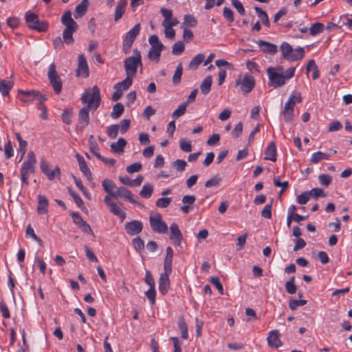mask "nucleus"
<instances>
[{
	"mask_svg": "<svg viewBox=\"0 0 352 352\" xmlns=\"http://www.w3.org/2000/svg\"><path fill=\"white\" fill-rule=\"evenodd\" d=\"M13 85L14 82L11 80H0V92L3 96H8Z\"/></svg>",
	"mask_w": 352,
	"mask_h": 352,
	"instance_id": "obj_30",
	"label": "nucleus"
},
{
	"mask_svg": "<svg viewBox=\"0 0 352 352\" xmlns=\"http://www.w3.org/2000/svg\"><path fill=\"white\" fill-rule=\"evenodd\" d=\"M265 160L275 162L276 160V146L274 142H272L265 150Z\"/></svg>",
	"mask_w": 352,
	"mask_h": 352,
	"instance_id": "obj_25",
	"label": "nucleus"
},
{
	"mask_svg": "<svg viewBox=\"0 0 352 352\" xmlns=\"http://www.w3.org/2000/svg\"><path fill=\"white\" fill-rule=\"evenodd\" d=\"M183 72V67L182 63H179L173 76V83L178 85L181 82L182 75Z\"/></svg>",
	"mask_w": 352,
	"mask_h": 352,
	"instance_id": "obj_41",
	"label": "nucleus"
},
{
	"mask_svg": "<svg viewBox=\"0 0 352 352\" xmlns=\"http://www.w3.org/2000/svg\"><path fill=\"white\" fill-rule=\"evenodd\" d=\"M305 56V51L303 47H297L293 49V53L290 57L289 61H296L302 59Z\"/></svg>",
	"mask_w": 352,
	"mask_h": 352,
	"instance_id": "obj_37",
	"label": "nucleus"
},
{
	"mask_svg": "<svg viewBox=\"0 0 352 352\" xmlns=\"http://www.w3.org/2000/svg\"><path fill=\"white\" fill-rule=\"evenodd\" d=\"M179 147L184 152H190L192 151L191 142L186 138H182L179 141Z\"/></svg>",
	"mask_w": 352,
	"mask_h": 352,
	"instance_id": "obj_48",
	"label": "nucleus"
},
{
	"mask_svg": "<svg viewBox=\"0 0 352 352\" xmlns=\"http://www.w3.org/2000/svg\"><path fill=\"white\" fill-rule=\"evenodd\" d=\"M81 101L87 106L79 111L77 129L82 131L89 123V111H95L100 106L101 98L98 86H94L91 90H86L82 95Z\"/></svg>",
	"mask_w": 352,
	"mask_h": 352,
	"instance_id": "obj_1",
	"label": "nucleus"
},
{
	"mask_svg": "<svg viewBox=\"0 0 352 352\" xmlns=\"http://www.w3.org/2000/svg\"><path fill=\"white\" fill-rule=\"evenodd\" d=\"M132 243L134 246V248L137 251L141 252L142 250H144V243L143 240L140 236H137L136 238L133 239Z\"/></svg>",
	"mask_w": 352,
	"mask_h": 352,
	"instance_id": "obj_55",
	"label": "nucleus"
},
{
	"mask_svg": "<svg viewBox=\"0 0 352 352\" xmlns=\"http://www.w3.org/2000/svg\"><path fill=\"white\" fill-rule=\"evenodd\" d=\"M187 103H182L177 109H175L173 113H172V117L175 119H177L179 117L183 116L185 112H186V107H187Z\"/></svg>",
	"mask_w": 352,
	"mask_h": 352,
	"instance_id": "obj_44",
	"label": "nucleus"
},
{
	"mask_svg": "<svg viewBox=\"0 0 352 352\" xmlns=\"http://www.w3.org/2000/svg\"><path fill=\"white\" fill-rule=\"evenodd\" d=\"M295 277L292 276L285 283V289L288 294H294L296 292L297 287L294 283Z\"/></svg>",
	"mask_w": 352,
	"mask_h": 352,
	"instance_id": "obj_42",
	"label": "nucleus"
},
{
	"mask_svg": "<svg viewBox=\"0 0 352 352\" xmlns=\"http://www.w3.org/2000/svg\"><path fill=\"white\" fill-rule=\"evenodd\" d=\"M140 24L138 23L126 34L125 38L123 41L122 46V50L124 54H126L130 52L135 38L140 33Z\"/></svg>",
	"mask_w": 352,
	"mask_h": 352,
	"instance_id": "obj_9",
	"label": "nucleus"
},
{
	"mask_svg": "<svg viewBox=\"0 0 352 352\" xmlns=\"http://www.w3.org/2000/svg\"><path fill=\"white\" fill-rule=\"evenodd\" d=\"M25 22L29 28L38 32H46L48 23L45 21H40L37 14L30 11L25 13Z\"/></svg>",
	"mask_w": 352,
	"mask_h": 352,
	"instance_id": "obj_6",
	"label": "nucleus"
},
{
	"mask_svg": "<svg viewBox=\"0 0 352 352\" xmlns=\"http://www.w3.org/2000/svg\"><path fill=\"white\" fill-rule=\"evenodd\" d=\"M267 74L269 78L268 85L270 86L278 88L285 84L283 77V67L282 66L269 67L267 69Z\"/></svg>",
	"mask_w": 352,
	"mask_h": 352,
	"instance_id": "obj_5",
	"label": "nucleus"
},
{
	"mask_svg": "<svg viewBox=\"0 0 352 352\" xmlns=\"http://www.w3.org/2000/svg\"><path fill=\"white\" fill-rule=\"evenodd\" d=\"M48 211V202L43 195L38 196V207L37 212L39 214H46Z\"/></svg>",
	"mask_w": 352,
	"mask_h": 352,
	"instance_id": "obj_27",
	"label": "nucleus"
},
{
	"mask_svg": "<svg viewBox=\"0 0 352 352\" xmlns=\"http://www.w3.org/2000/svg\"><path fill=\"white\" fill-rule=\"evenodd\" d=\"M212 78L211 76H206L200 85V89L204 95H207L211 89Z\"/></svg>",
	"mask_w": 352,
	"mask_h": 352,
	"instance_id": "obj_29",
	"label": "nucleus"
},
{
	"mask_svg": "<svg viewBox=\"0 0 352 352\" xmlns=\"http://www.w3.org/2000/svg\"><path fill=\"white\" fill-rule=\"evenodd\" d=\"M280 334L278 330L275 329L270 331L267 338L268 345L275 349L281 346L283 343L280 339Z\"/></svg>",
	"mask_w": 352,
	"mask_h": 352,
	"instance_id": "obj_16",
	"label": "nucleus"
},
{
	"mask_svg": "<svg viewBox=\"0 0 352 352\" xmlns=\"http://www.w3.org/2000/svg\"><path fill=\"white\" fill-rule=\"evenodd\" d=\"M133 54L125 58L124 61L126 76L134 77L139 66L142 67L141 53L138 49H134Z\"/></svg>",
	"mask_w": 352,
	"mask_h": 352,
	"instance_id": "obj_4",
	"label": "nucleus"
},
{
	"mask_svg": "<svg viewBox=\"0 0 352 352\" xmlns=\"http://www.w3.org/2000/svg\"><path fill=\"white\" fill-rule=\"evenodd\" d=\"M71 216L72 217L74 223L78 228H79L81 225L84 224V223L86 222L78 212H72L71 213Z\"/></svg>",
	"mask_w": 352,
	"mask_h": 352,
	"instance_id": "obj_54",
	"label": "nucleus"
},
{
	"mask_svg": "<svg viewBox=\"0 0 352 352\" xmlns=\"http://www.w3.org/2000/svg\"><path fill=\"white\" fill-rule=\"evenodd\" d=\"M76 157L78 160L79 168L81 172L84 174V175L87 177V179L89 181H91L93 179L92 174L83 157L80 155L79 153H76Z\"/></svg>",
	"mask_w": 352,
	"mask_h": 352,
	"instance_id": "obj_18",
	"label": "nucleus"
},
{
	"mask_svg": "<svg viewBox=\"0 0 352 352\" xmlns=\"http://www.w3.org/2000/svg\"><path fill=\"white\" fill-rule=\"evenodd\" d=\"M77 76L87 78L89 76V67L86 58L83 54H80L78 57V68L76 70Z\"/></svg>",
	"mask_w": 352,
	"mask_h": 352,
	"instance_id": "obj_15",
	"label": "nucleus"
},
{
	"mask_svg": "<svg viewBox=\"0 0 352 352\" xmlns=\"http://www.w3.org/2000/svg\"><path fill=\"white\" fill-rule=\"evenodd\" d=\"M257 44L261 48V50L265 53H267L270 54H275L278 51L277 46L269 42L259 40L257 42Z\"/></svg>",
	"mask_w": 352,
	"mask_h": 352,
	"instance_id": "obj_20",
	"label": "nucleus"
},
{
	"mask_svg": "<svg viewBox=\"0 0 352 352\" xmlns=\"http://www.w3.org/2000/svg\"><path fill=\"white\" fill-rule=\"evenodd\" d=\"M102 186L104 190L113 197V194H115V191L117 190L118 188L114 182L111 179H104L102 182Z\"/></svg>",
	"mask_w": 352,
	"mask_h": 352,
	"instance_id": "obj_26",
	"label": "nucleus"
},
{
	"mask_svg": "<svg viewBox=\"0 0 352 352\" xmlns=\"http://www.w3.org/2000/svg\"><path fill=\"white\" fill-rule=\"evenodd\" d=\"M223 15L228 21H234V12L230 8L225 7L223 8Z\"/></svg>",
	"mask_w": 352,
	"mask_h": 352,
	"instance_id": "obj_62",
	"label": "nucleus"
},
{
	"mask_svg": "<svg viewBox=\"0 0 352 352\" xmlns=\"http://www.w3.org/2000/svg\"><path fill=\"white\" fill-rule=\"evenodd\" d=\"M124 228L129 235L133 236L142 232L143 229V224L140 221L133 220L126 223Z\"/></svg>",
	"mask_w": 352,
	"mask_h": 352,
	"instance_id": "obj_13",
	"label": "nucleus"
},
{
	"mask_svg": "<svg viewBox=\"0 0 352 352\" xmlns=\"http://www.w3.org/2000/svg\"><path fill=\"white\" fill-rule=\"evenodd\" d=\"M170 240L173 241L175 245L179 246L183 239V236L177 223H173L170 225Z\"/></svg>",
	"mask_w": 352,
	"mask_h": 352,
	"instance_id": "obj_14",
	"label": "nucleus"
},
{
	"mask_svg": "<svg viewBox=\"0 0 352 352\" xmlns=\"http://www.w3.org/2000/svg\"><path fill=\"white\" fill-rule=\"evenodd\" d=\"M19 96H21L19 98L21 101L25 103H28L32 102L34 100H46L47 97L45 95L41 94L38 90H22L19 89L18 91Z\"/></svg>",
	"mask_w": 352,
	"mask_h": 352,
	"instance_id": "obj_8",
	"label": "nucleus"
},
{
	"mask_svg": "<svg viewBox=\"0 0 352 352\" xmlns=\"http://www.w3.org/2000/svg\"><path fill=\"white\" fill-rule=\"evenodd\" d=\"M95 156L101 160L104 164L108 166H114L116 162V160L113 158H107L102 156L99 153H95Z\"/></svg>",
	"mask_w": 352,
	"mask_h": 352,
	"instance_id": "obj_58",
	"label": "nucleus"
},
{
	"mask_svg": "<svg viewBox=\"0 0 352 352\" xmlns=\"http://www.w3.org/2000/svg\"><path fill=\"white\" fill-rule=\"evenodd\" d=\"M197 23V19L190 14H186L184 16V21L183 23L184 25H186L188 27H195Z\"/></svg>",
	"mask_w": 352,
	"mask_h": 352,
	"instance_id": "obj_52",
	"label": "nucleus"
},
{
	"mask_svg": "<svg viewBox=\"0 0 352 352\" xmlns=\"http://www.w3.org/2000/svg\"><path fill=\"white\" fill-rule=\"evenodd\" d=\"M280 51L283 57L289 61L292 53H293V47L292 45L287 42H283L280 45Z\"/></svg>",
	"mask_w": 352,
	"mask_h": 352,
	"instance_id": "obj_31",
	"label": "nucleus"
},
{
	"mask_svg": "<svg viewBox=\"0 0 352 352\" xmlns=\"http://www.w3.org/2000/svg\"><path fill=\"white\" fill-rule=\"evenodd\" d=\"M113 197H123L131 203H136L132 192L124 187L118 188L117 190L115 191V194H113Z\"/></svg>",
	"mask_w": 352,
	"mask_h": 352,
	"instance_id": "obj_19",
	"label": "nucleus"
},
{
	"mask_svg": "<svg viewBox=\"0 0 352 352\" xmlns=\"http://www.w3.org/2000/svg\"><path fill=\"white\" fill-rule=\"evenodd\" d=\"M173 166L176 168L177 170L182 172L185 170L186 166V162L184 160H177L173 163Z\"/></svg>",
	"mask_w": 352,
	"mask_h": 352,
	"instance_id": "obj_63",
	"label": "nucleus"
},
{
	"mask_svg": "<svg viewBox=\"0 0 352 352\" xmlns=\"http://www.w3.org/2000/svg\"><path fill=\"white\" fill-rule=\"evenodd\" d=\"M146 297L148 298L150 303L154 305L155 302V295L156 292L155 287H149L148 291L145 292Z\"/></svg>",
	"mask_w": 352,
	"mask_h": 352,
	"instance_id": "obj_61",
	"label": "nucleus"
},
{
	"mask_svg": "<svg viewBox=\"0 0 352 352\" xmlns=\"http://www.w3.org/2000/svg\"><path fill=\"white\" fill-rule=\"evenodd\" d=\"M294 107L291 105L289 102H286L284 105L282 114L283 118L287 123H290L294 120Z\"/></svg>",
	"mask_w": 352,
	"mask_h": 352,
	"instance_id": "obj_21",
	"label": "nucleus"
},
{
	"mask_svg": "<svg viewBox=\"0 0 352 352\" xmlns=\"http://www.w3.org/2000/svg\"><path fill=\"white\" fill-rule=\"evenodd\" d=\"M153 192V186L150 184H145L142 190L140 192V195L143 197L148 199L149 198Z\"/></svg>",
	"mask_w": 352,
	"mask_h": 352,
	"instance_id": "obj_36",
	"label": "nucleus"
},
{
	"mask_svg": "<svg viewBox=\"0 0 352 352\" xmlns=\"http://www.w3.org/2000/svg\"><path fill=\"white\" fill-rule=\"evenodd\" d=\"M204 55L203 54H199L195 56L190 62L188 67L190 69H196L199 65L204 61Z\"/></svg>",
	"mask_w": 352,
	"mask_h": 352,
	"instance_id": "obj_35",
	"label": "nucleus"
},
{
	"mask_svg": "<svg viewBox=\"0 0 352 352\" xmlns=\"http://www.w3.org/2000/svg\"><path fill=\"white\" fill-rule=\"evenodd\" d=\"M133 77H132V76H126L125 79H124L122 81H121L120 82H118L115 85L116 87L122 89V91L128 89L133 82Z\"/></svg>",
	"mask_w": 352,
	"mask_h": 352,
	"instance_id": "obj_40",
	"label": "nucleus"
},
{
	"mask_svg": "<svg viewBox=\"0 0 352 352\" xmlns=\"http://www.w3.org/2000/svg\"><path fill=\"white\" fill-rule=\"evenodd\" d=\"M148 42L152 48L163 50L164 47V45L159 41L158 36L156 34L151 36L148 38Z\"/></svg>",
	"mask_w": 352,
	"mask_h": 352,
	"instance_id": "obj_38",
	"label": "nucleus"
},
{
	"mask_svg": "<svg viewBox=\"0 0 352 352\" xmlns=\"http://www.w3.org/2000/svg\"><path fill=\"white\" fill-rule=\"evenodd\" d=\"M324 26L321 23H315L309 28V32L311 36H316V34L322 32L324 30Z\"/></svg>",
	"mask_w": 352,
	"mask_h": 352,
	"instance_id": "obj_43",
	"label": "nucleus"
},
{
	"mask_svg": "<svg viewBox=\"0 0 352 352\" xmlns=\"http://www.w3.org/2000/svg\"><path fill=\"white\" fill-rule=\"evenodd\" d=\"M311 69H313L312 78H313V80H316L320 76V72H319L318 67L317 65L316 64V62L314 59L309 60V62L307 65V67H306L307 74H308V72Z\"/></svg>",
	"mask_w": 352,
	"mask_h": 352,
	"instance_id": "obj_32",
	"label": "nucleus"
},
{
	"mask_svg": "<svg viewBox=\"0 0 352 352\" xmlns=\"http://www.w3.org/2000/svg\"><path fill=\"white\" fill-rule=\"evenodd\" d=\"M221 182V178L218 176H214L205 183L206 188L218 186Z\"/></svg>",
	"mask_w": 352,
	"mask_h": 352,
	"instance_id": "obj_53",
	"label": "nucleus"
},
{
	"mask_svg": "<svg viewBox=\"0 0 352 352\" xmlns=\"http://www.w3.org/2000/svg\"><path fill=\"white\" fill-rule=\"evenodd\" d=\"M329 154L318 151L312 154L310 161L314 164H317L322 160H329Z\"/></svg>",
	"mask_w": 352,
	"mask_h": 352,
	"instance_id": "obj_34",
	"label": "nucleus"
},
{
	"mask_svg": "<svg viewBox=\"0 0 352 352\" xmlns=\"http://www.w3.org/2000/svg\"><path fill=\"white\" fill-rule=\"evenodd\" d=\"M307 303L306 300H289V307L292 310H296L298 307L303 306Z\"/></svg>",
	"mask_w": 352,
	"mask_h": 352,
	"instance_id": "obj_57",
	"label": "nucleus"
},
{
	"mask_svg": "<svg viewBox=\"0 0 352 352\" xmlns=\"http://www.w3.org/2000/svg\"><path fill=\"white\" fill-rule=\"evenodd\" d=\"M89 4V3L88 0H82L76 7L74 17L76 19H78L84 16L87 11Z\"/></svg>",
	"mask_w": 352,
	"mask_h": 352,
	"instance_id": "obj_24",
	"label": "nucleus"
},
{
	"mask_svg": "<svg viewBox=\"0 0 352 352\" xmlns=\"http://www.w3.org/2000/svg\"><path fill=\"white\" fill-rule=\"evenodd\" d=\"M254 10L258 17L263 21V24L269 28L270 23L267 12L257 6L254 7Z\"/></svg>",
	"mask_w": 352,
	"mask_h": 352,
	"instance_id": "obj_33",
	"label": "nucleus"
},
{
	"mask_svg": "<svg viewBox=\"0 0 352 352\" xmlns=\"http://www.w3.org/2000/svg\"><path fill=\"white\" fill-rule=\"evenodd\" d=\"M179 327L181 331V337L183 339H187L188 338V327L186 323L184 322V320H180L179 322Z\"/></svg>",
	"mask_w": 352,
	"mask_h": 352,
	"instance_id": "obj_59",
	"label": "nucleus"
},
{
	"mask_svg": "<svg viewBox=\"0 0 352 352\" xmlns=\"http://www.w3.org/2000/svg\"><path fill=\"white\" fill-rule=\"evenodd\" d=\"M127 5V0H120L116 7L114 20L118 21L122 18L125 12L126 6Z\"/></svg>",
	"mask_w": 352,
	"mask_h": 352,
	"instance_id": "obj_23",
	"label": "nucleus"
},
{
	"mask_svg": "<svg viewBox=\"0 0 352 352\" xmlns=\"http://www.w3.org/2000/svg\"><path fill=\"white\" fill-rule=\"evenodd\" d=\"M302 102L301 94L299 92H294L292 94L287 102H289L291 105L295 106L296 103Z\"/></svg>",
	"mask_w": 352,
	"mask_h": 352,
	"instance_id": "obj_50",
	"label": "nucleus"
},
{
	"mask_svg": "<svg viewBox=\"0 0 352 352\" xmlns=\"http://www.w3.org/2000/svg\"><path fill=\"white\" fill-rule=\"evenodd\" d=\"M45 100H38L37 103V108L41 111L40 117L43 120L47 119V107L43 104Z\"/></svg>",
	"mask_w": 352,
	"mask_h": 352,
	"instance_id": "obj_60",
	"label": "nucleus"
},
{
	"mask_svg": "<svg viewBox=\"0 0 352 352\" xmlns=\"http://www.w3.org/2000/svg\"><path fill=\"white\" fill-rule=\"evenodd\" d=\"M232 6L237 10V12L242 16L245 14V8L239 0H231Z\"/></svg>",
	"mask_w": 352,
	"mask_h": 352,
	"instance_id": "obj_56",
	"label": "nucleus"
},
{
	"mask_svg": "<svg viewBox=\"0 0 352 352\" xmlns=\"http://www.w3.org/2000/svg\"><path fill=\"white\" fill-rule=\"evenodd\" d=\"M40 167L42 172L50 181L53 180L56 176H60V170L59 167L56 166L54 170H52L50 168V164L44 158L41 160Z\"/></svg>",
	"mask_w": 352,
	"mask_h": 352,
	"instance_id": "obj_12",
	"label": "nucleus"
},
{
	"mask_svg": "<svg viewBox=\"0 0 352 352\" xmlns=\"http://www.w3.org/2000/svg\"><path fill=\"white\" fill-rule=\"evenodd\" d=\"M236 86L240 85L243 94H249L255 86V80L252 76L245 74L242 78H239L235 82Z\"/></svg>",
	"mask_w": 352,
	"mask_h": 352,
	"instance_id": "obj_11",
	"label": "nucleus"
},
{
	"mask_svg": "<svg viewBox=\"0 0 352 352\" xmlns=\"http://www.w3.org/2000/svg\"><path fill=\"white\" fill-rule=\"evenodd\" d=\"M119 129V124H113L107 128V133L110 138L114 139L117 137Z\"/></svg>",
	"mask_w": 352,
	"mask_h": 352,
	"instance_id": "obj_47",
	"label": "nucleus"
},
{
	"mask_svg": "<svg viewBox=\"0 0 352 352\" xmlns=\"http://www.w3.org/2000/svg\"><path fill=\"white\" fill-rule=\"evenodd\" d=\"M171 272H165L160 275L159 280V290L163 294H166L170 287L169 275Z\"/></svg>",
	"mask_w": 352,
	"mask_h": 352,
	"instance_id": "obj_17",
	"label": "nucleus"
},
{
	"mask_svg": "<svg viewBox=\"0 0 352 352\" xmlns=\"http://www.w3.org/2000/svg\"><path fill=\"white\" fill-rule=\"evenodd\" d=\"M310 193L309 191H305L301 193L300 195L297 196L296 201L299 204L304 205L307 203V201L310 199Z\"/></svg>",
	"mask_w": 352,
	"mask_h": 352,
	"instance_id": "obj_51",
	"label": "nucleus"
},
{
	"mask_svg": "<svg viewBox=\"0 0 352 352\" xmlns=\"http://www.w3.org/2000/svg\"><path fill=\"white\" fill-rule=\"evenodd\" d=\"M61 23L65 26L63 32V40L66 45H72L74 42L73 34L75 32L78 25L77 23L72 19L70 10L65 11L62 17Z\"/></svg>",
	"mask_w": 352,
	"mask_h": 352,
	"instance_id": "obj_2",
	"label": "nucleus"
},
{
	"mask_svg": "<svg viewBox=\"0 0 352 352\" xmlns=\"http://www.w3.org/2000/svg\"><path fill=\"white\" fill-rule=\"evenodd\" d=\"M47 78L55 94H59L62 91V81L54 63H51L49 66Z\"/></svg>",
	"mask_w": 352,
	"mask_h": 352,
	"instance_id": "obj_7",
	"label": "nucleus"
},
{
	"mask_svg": "<svg viewBox=\"0 0 352 352\" xmlns=\"http://www.w3.org/2000/svg\"><path fill=\"white\" fill-rule=\"evenodd\" d=\"M142 168V164L140 162L133 163L126 167V171L129 173L139 172Z\"/></svg>",
	"mask_w": 352,
	"mask_h": 352,
	"instance_id": "obj_64",
	"label": "nucleus"
},
{
	"mask_svg": "<svg viewBox=\"0 0 352 352\" xmlns=\"http://www.w3.org/2000/svg\"><path fill=\"white\" fill-rule=\"evenodd\" d=\"M162 50L160 49H155L151 47L150 50L148 53V58L150 60H156V62H158L160 60V57L161 56Z\"/></svg>",
	"mask_w": 352,
	"mask_h": 352,
	"instance_id": "obj_45",
	"label": "nucleus"
},
{
	"mask_svg": "<svg viewBox=\"0 0 352 352\" xmlns=\"http://www.w3.org/2000/svg\"><path fill=\"white\" fill-rule=\"evenodd\" d=\"M124 106L122 104L118 102L113 107V111L111 113V116L113 118L117 119L121 116L124 111Z\"/></svg>",
	"mask_w": 352,
	"mask_h": 352,
	"instance_id": "obj_39",
	"label": "nucleus"
},
{
	"mask_svg": "<svg viewBox=\"0 0 352 352\" xmlns=\"http://www.w3.org/2000/svg\"><path fill=\"white\" fill-rule=\"evenodd\" d=\"M36 160L33 151L28 152L26 160L23 162L20 169L21 179L23 184H28L30 174L35 173Z\"/></svg>",
	"mask_w": 352,
	"mask_h": 352,
	"instance_id": "obj_3",
	"label": "nucleus"
},
{
	"mask_svg": "<svg viewBox=\"0 0 352 352\" xmlns=\"http://www.w3.org/2000/svg\"><path fill=\"white\" fill-rule=\"evenodd\" d=\"M172 201L171 197H162L157 200L155 205L158 208H167Z\"/></svg>",
	"mask_w": 352,
	"mask_h": 352,
	"instance_id": "obj_49",
	"label": "nucleus"
},
{
	"mask_svg": "<svg viewBox=\"0 0 352 352\" xmlns=\"http://www.w3.org/2000/svg\"><path fill=\"white\" fill-rule=\"evenodd\" d=\"M185 49V45L182 41L176 42L172 48V54L173 55H179L181 54Z\"/></svg>",
	"mask_w": 352,
	"mask_h": 352,
	"instance_id": "obj_46",
	"label": "nucleus"
},
{
	"mask_svg": "<svg viewBox=\"0 0 352 352\" xmlns=\"http://www.w3.org/2000/svg\"><path fill=\"white\" fill-rule=\"evenodd\" d=\"M173 257V250L171 247H168L166 250V256L164 260V270L167 272H172V261Z\"/></svg>",
	"mask_w": 352,
	"mask_h": 352,
	"instance_id": "obj_22",
	"label": "nucleus"
},
{
	"mask_svg": "<svg viewBox=\"0 0 352 352\" xmlns=\"http://www.w3.org/2000/svg\"><path fill=\"white\" fill-rule=\"evenodd\" d=\"M150 224L152 230L159 234H166L168 232V226L162 220L160 214L157 213L155 215H151L149 217Z\"/></svg>",
	"mask_w": 352,
	"mask_h": 352,
	"instance_id": "obj_10",
	"label": "nucleus"
},
{
	"mask_svg": "<svg viewBox=\"0 0 352 352\" xmlns=\"http://www.w3.org/2000/svg\"><path fill=\"white\" fill-rule=\"evenodd\" d=\"M126 144V140L122 138H120L117 142L112 143L111 144V151L119 154L122 153Z\"/></svg>",
	"mask_w": 352,
	"mask_h": 352,
	"instance_id": "obj_28",
	"label": "nucleus"
}]
</instances>
